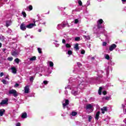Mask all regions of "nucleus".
I'll return each mask as SVG.
<instances>
[{
  "instance_id": "nucleus-1",
  "label": "nucleus",
  "mask_w": 126,
  "mask_h": 126,
  "mask_svg": "<svg viewBox=\"0 0 126 126\" xmlns=\"http://www.w3.org/2000/svg\"><path fill=\"white\" fill-rule=\"evenodd\" d=\"M8 94H9V95L12 94L13 96H14V97H17V96H18V94H17V92L16 91V90L14 89L9 90Z\"/></svg>"
},
{
  "instance_id": "nucleus-2",
  "label": "nucleus",
  "mask_w": 126,
  "mask_h": 126,
  "mask_svg": "<svg viewBox=\"0 0 126 126\" xmlns=\"http://www.w3.org/2000/svg\"><path fill=\"white\" fill-rule=\"evenodd\" d=\"M11 56H13V57H14V58H17L18 57V55H19V52L17 51V50H12L11 52Z\"/></svg>"
},
{
  "instance_id": "nucleus-3",
  "label": "nucleus",
  "mask_w": 126,
  "mask_h": 126,
  "mask_svg": "<svg viewBox=\"0 0 126 126\" xmlns=\"http://www.w3.org/2000/svg\"><path fill=\"white\" fill-rule=\"evenodd\" d=\"M20 28L21 30H22L23 31H25L27 27H26V25H25V24L24 23H23L22 24H21Z\"/></svg>"
},
{
  "instance_id": "nucleus-4",
  "label": "nucleus",
  "mask_w": 126,
  "mask_h": 126,
  "mask_svg": "<svg viewBox=\"0 0 126 126\" xmlns=\"http://www.w3.org/2000/svg\"><path fill=\"white\" fill-rule=\"evenodd\" d=\"M8 104V99L6 98L5 100H2L0 103V105H6Z\"/></svg>"
},
{
  "instance_id": "nucleus-5",
  "label": "nucleus",
  "mask_w": 126,
  "mask_h": 126,
  "mask_svg": "<svg viewBox=\"0 0 126 126\" xmlns=\"http://www.w3.org/2000/svg\"><path fill=\"white\" fill-rule=\"evenodd\" d=\"M36 26V24L34 23H31L28 25L26 26L27 28H28L29 29H31L32 28H33V27Z\"/></svg>"
},
{
  "instance_id": "nucleus-6",
  "label": "nucleus",
  "mask_w": 126,
  "mask_h": 126,
  "mask_svg": "<svg viewBox=\"0 0 126 126\" xmlns=\"http://www.w3.org/2000/svg\"><path fill=\"white\" fill-rule=\"evenodd\" d=\"M116 48H117V45L115 44H112L109 47V51H110V52H112L113 50H115Z\"/></svg>"
},
{
  "instance_id": "nucleus-7",
  "label": "nucleus",
  "mask_w": 126,
  "mask_h": 126,
  "mask_svg": "<svg viewBox=\"0 0 126 126\" xmlns=\"http://www.w3.org/2000/svg\"><path fill=\"white\" fill-rule=\"evenodd\" d=\"M69 104V100L68 99L65 100V103H63V108L65 109V107Z\"/></svg>"
},
{
  "instance_id": "nucleus-8",
  "label": "nucleus",
  "mask_w": 126,
  "mask_h": 126,
  "mask_svg": "<svg viewBox=\"0 0 126 126\" xmlns=\"http://www.w3.org/2000/svg\"><path fill=\"white\" fill-rule=\"evenodd\" d=\"M6 24H5V26L6 27H8L9 26H10V25H11V23H12V22L11 21V20H7L6 21Z\"/></svg>"
},
{
  "instance_id": "nucleus-9",
  "label": "nucleus",
  "mask_w": 126,
  "mask_h": 126,
  "mask_svg": "<svg viewBox=\"0 0 126 126\" xmlns=\"http://www.w3.org/2000/svg\"><path fill=\"white\" fill-rule=\"evenodd\" d=\"M102 114H105V112H107L108 109L107 107H103V108L101 109Z\"/></svg>"
},
{
  "instance_id": "nucleus-10",
  "label": "nucleus",
  "mask_w": 126,
  "mask_h": 126,
  "mask_svg": "<svg viewBox=\"0 0 126 126\" xmlns=\"http://www.w3.org/2000/svg\"><path fill=\"white\" fill-rule=\"evenodd\" d=\"M11 69H12V72L13 73H14L15 74L17 73V69H16V68H15V67H13L11 68Z\"/></svg>"
},
{
  "instance_id": "nucleus-11",
  "label": "nucleus",
  "mask_w": 126,
  "mask_h": 126,
  "mask_svg": "<svg viewBox=\"0 0 126 126\" xmlns=\"http://www.w3.org/2000/svg\"><path fill=\"white\" fill-rule=\"evenodd\" d=\"M99 116H100V111H97L95 114V119L96 121L99 120Z\"/></svg>"
},
{
  "instance_id": "nucleus-12",
  "label": "nucleus",
  "mask_w": 126,
  "mask_h": 126,
  "mask_svg": "<svg viewBox=\"0 0 126 126\" xmlns=\"http://www.w3.org/2000/svg\"><path fill=\"white\" fill-rule=\"evenodd\" d=\"M25 93H27V94L29 93V86H26L25 87Z\"/></svg>"
},
{
  "instance_id": "nucleus-13",
  "label": "nucleus",
  "mask_w": 126,
  "mask_h": 126,
  "mask_svg": "<svg viewBox=\"0 0 126 126\" xmlns=\"http://www.w3.org/2000/svg\"><path fill=\"white\" fill-rule=\"evenodd\" d=\"M21 118L22 119H26L27 118V113L25 112L22 113Z\"/></svg>"
},
{
  "instance_id": "nucleus-14",
  "label": "nucleus",
  "mask_w": 126,
  "mask_h": 126,
  "mask_svg": "<svg viewBox=\"0 0 126 126\" xmlns=\"http://www.w3.org/2000/svg\"><path fill=\"white\" fill-rule=\"evenodd\" d=\"M4 113H5V110L0 109V117H2V116H3Z\"/></svg>"
},
{
  "instance_id": "nucleus-15",
  "label": "nucleus",
  "mask_w": 126,
  "mask_h": 126,
  "mask_svg": "<svg viewBox=\"0 0 126 126\" xmlns=\"http://www.w3.org/2000/svg\"><path fill=\"white\" fill-rule=\"evenodd\" d=\"M93 107V106H92V105H91V104H89L87 105L86 109L90 110V109H92Z\"/></svg>"
},
{
  "instance_id": "nucleus-16",
  "label": "nucleus",
  "mask_w": 126,
  "mask_h": 126,
  "mask_svg": "<svg viewBox=\"0 0 126 126\" xmlns=\"http://www.w3.org/2000/svg\"><path fill=\"white\" fill-rule=\"evenodd\" d=\"M103 22H104V21H103V19H100L97 21V23H98V24H103Z\"/></svg>"
},
{
  "instance_id": "nucleus-17",
  "label": "nucleus",
  "mask_w": 126,
  "mask_h": 126,
  "mask_svg": "<svg viewBox=\"0 0 126 126\" xmlns=\"http://www.w3.org/2000/svg\"><path fill=\"white\" fill-rule=\"evenodd\" d=\"M78 43H76L75 46H74V49H75L77 51L79 50V47H78Z\"/></svg>"
},
{
  "instance_id": "nucleus-18",
  "label": "nucleus",
  "mask_w": 126,
  "mask_h": 126,
  "mask_svg": "<svg viewBox=\"0 0 126 126\" xmlns=\"http://www.w3.org/2000/svg\"><path fill=\"white\" fill-rule=\"evenodd\" d=\"M103 89V88L101 87H99L98 90V94L99 95H101L102 94V90Z\"/></svg>"
},
{
  "instance_id": "nucleus-19",
  "label": "nucleus",
  "mask_w": 126,
  "mask_h": 126,
  "mask_svg": "<svg viewBox=\"0 0 126 126\" xmlns=\"http://www.w3.org/2000/svg\"><path fill=\"white\" fill-rule=\"evenodd\" d=\"M97 27L98 29H101V28H103V27L102 26V24L98 23H97Z\"/></svg>"
},
{
  "instance_id": "nucleus-20",
  "label": "nucleus",
  "mask_w": 126,
  "mask_h": 126,
  "mask_svg": "<svg viewBox=\"0 0 126 126\" xmlns=\"http://www.w3.org/2000/svg\"><path fill=\"white\" fill-rule=\"evenodd\" d=\"M85 87V86L83 85V84H80L79 85V88H80L81 89H83Z\"/></svg>"
},
{
  "instance_id": "nucleus-21",
  "label": "nucleus",
  "mask_w": 126,
  "mask_h": 126,
  "mask_svg": "<svg viewBox=\"0 0 126 126\" xmlns=\"http://www.w3.org/2000/svg\"><path fill=\"white\" fill-rule=\"evenodd\" d=\"M58 26H61V27H63V28H64V27L66 26V24H61L58 25Z\"/></svg>"
},
{
  "instance_id": "nucleus-22",
  "label": "nucleus",
  "mask_w": 126,
  "mask_h": 126,
  "mask_svg": "<svg viewBox=\"0 0 126 126\" xmlns=\"http://www.w3.org/2000/svg\"><path fill=\"white\" fill-rule=\"evenodd\" d=\"M14 62H15L16 63L18 64L20 62V59L16 58L14 60Z\"/></svg>"
},
{
  "instance_id": "nucleus-23",
  "label": "nucleus",
  "mask_w": 126,
  "mask_h": 126,
  "mask_svg": "<svg viewBox=\"0 0 126 126\" xmlns=\"http://www.w3.org/2000/svg\"><path fill=\"white\" fill-rule=\"evenodd\" d=\"M77 115V112L75 111L72 112L71 115L73 116V117Z\"/></svg>"
},
{
  "instance_id": "nucleus-24",
  "label": "nucleus",
  "mask_w": 126,
  "mask_h": 126,
  "mask_svg": "<svg viewBox=\"0 0 126 126\" xmlns=\"http://www.w3.org/2000/svg\"><path fill=\"white\" fill-rule=\"evenodd\" d=\"M7 60V61H9V62H12V61H13V57H8Z\"/></svg>"
},
{
  "instance_id": "nucleus-25",
  "label": "nucleus",
  "mask_w": 126,
  "mask_h": 126,
  "mask_svg": "<svg viewBox=\"0 0 126 126\" xmlns=\"http://www.w3.org/2000/svg\"><path fill=\"white\" fill-rule=\"evenodd\" d=\"M49 66H50V67H53V66H54V63L52 62H50Z\"/></svg>"
},
{
  "instance_id": "nucleus-26",
  "label": "nucleus",
  "mask_w": 126,
  "mask_h": 126,
  "mask_svg": "<svg viewBox=\"0 0 126 126\" xmlns=\"http://www.w3.org/2000/svg\"><path fill=\"white\" fill-rule=\"evenodd\" d=\"M30 60V61H36V56L32 57Z\"/></svg>"
},
{
  "instance_id": "nucleus-27",
  "label": "nucleus",
  "mask_w": 126,
  "mask_h": 126,
  "mask_svg": "<svg viewBox=\"0 0 126 126\" xmlns=\"http://www.w3.org/2000/svg\"><path fill=\"white\" fill-rule=\"evenodd\" d=\"M22 14L24 17H26V16H27V15L26 14V12H25V11H23L22 12Z\"/></svg>"
},
{
  "instance_id": "nucleus-28",
  "label": "nucleus",
  "mask_w": 126,
  "mask_h": 126,
  "mask_svg": "<svg viewBox=\"0 0 126 126\" xmlns=\"http://www.w3.org/2000/svg\"><path fill=\"white\" fill-rule=\"evenodd\" d=\"M37 51H38L39 54H42V49H41L40 48H38Z\"/></svg>"
},
{
  "instance_id": "nucleus-29",
  "label": "nucleus",
  "mask_w": 126,
  "mask_h": 126,
  "mask_svg": "<svg viewBox=\"0 0 126 126\" xmlns=\"http://www.w3.org/2000/svg\"><path fill=\"white\" fill-rule=\"evenodd\" d=\"M110 99V97L109 96H105V97H103V99L104 100H109Z\"/></svg>"
},
{
  "instance_id": "nucleus-30",
  "label": "nucleus",
  "mask_w": 126,
  "mask_h": 126,
  "mask_svg": "<svg viewBox=\"0 0 126 126\" xmlns=\"http://www.w3.org/2000/svg\"><path fill=\"white\" fill-rule=\"evenodd\" d=\"M75 41H80V37H76L75 38Z\"/></svg>"
},
{
  "instance_id": "nucleus-31",
  "label": "nucleus",
  "mask_w": 126,
  "mask_h": 126,
  "mask_svg": "<svg viewBox=\"0 0 126 126\" xmlns=\"http://www.w3.org/2000/svg\"><path fill=\"white\" fill-rule=\"evenodd\" d=\"M78 3L79 4V5H80V6H82V1H81V0H79L78 1Z\"/></svg>"
},
{
  "instance_id": "nucleus-32",
  "label": "nucleus",
  "mask_w": 126,
  "mask_h": 126,
  "mask_svg": "<svg viewBox=\"0 0 126 126\" xmlns=\"http://www.w3.org/2000/svg\"><path fill=\"white\" fill-rule=\"evenodd\" d=\"M29 10L31 11L33 9V6L32 5L29 6Z\"/></svg>"
},
{
  "instance_id": "nucleus-33",
  "label": "nucleus",
  "mask_w": 126,
  "mask_h": 126,
  "mask_svg": "<svg viewBox=\"0 0 126 126\" xmlns=\"http://www.w3.org/2000/svg\"><path fill=\"white\" fill-rule=\"evenodd\" d=\"M77 65L79 67H81V66H82V64H81L80 62H78L77 63Z\"/></svg>"
},
{
  "instance_id": "nucleus-34",
  "label": "nucleus",
  "mask_w": 126,
  "mask_h": 126,
  "mask_svg": "<svg viewBox=\"0 0 126 126\" xmlns=\"http://www.w3.org/2000/svg\"><path fill=\"white\" fill-rule=\"evenodd\" d=\"M105 59L106 60H110V56H109V54H107L105 56Z\"/></svg>"
},
{
  "instance_id": "nucleus-35",
  "label": "nucleus",
  "mask_w": 126,
  "mask_h": 126,
  "mask_svg": "<svg viewBox=\"0 0 126 126\" xmlns=\"http://www.w3.org/2000/svg\"><path fill=\"white\" fill-rule=\"evenodd\" d=\"M48 83H49V81H43V84H44V85H47V84H48Z\"/></svg>"
},
{
  "instance_id": "nucleus-36",
  "label": "nucleus",
  "mask_w": 126,
  "mask_h": 126,
  "mask_svg": "<svg viewBox=\"0 0 126 126\" xmlns=\"http://www.w3.org/2000/svg\"><path fill=\"white\" fill-rule=\"evenodd\" d=\"M92 120V116L89 115V122H91V120Z\"/></svg>"
},
{
  "instance_id": "nucleus-37",
  "label": "nucleus",
  "mask_w": 126,
  "mask_h": 126,
  "mask_svg": "<svg viewBox=\"0 0 126 126\" xmlns=\"http://www.w3.org/2000/svg\"><path fill=\"white\" fill-rule=\"evenodd\" d=\"M78 22H79L78 19H75V21H74L75 24H77V23H78Z\"/></svg>"
},
{
  "instance_id": "nucleus-38",
  "label": "nucleus",
  "mask_w": 126,
  "mask_h": 126,
  "mask_svg": "<svg viewBox=\"0 0 126 126\" xmlns=\"http://www.w3.org/2000/svg\"><path fill=\"white\" fill-rule=\"evenodd\" d=\"M71 47V46L70 45V44L67 43L66 44V48H70Z\"/></svg>"
},
{
  "instance_id": "nucleus-39",
  "label": "nucleus",
  "mask_w": 126,
  "mask_h": 126,
  "mask_svg": "<svg viewBox=\"0 0 126 126\" xmlns=\"http://www.w3.org/2000/svg\"><path fill=\"white\" fill-rule=\"evenodd\" d=\"M81 54L82 55H84V54H85V50H82V51H81Z\"/></svg>"
},
{
  "instance_id": "nucleus-40",
  "label": "nucleus",
  "mask_w": 126,
  "mask_h": 126,
  "mask_svg": "<svg viewBox=\"0 0 126 126\" xmlns=\"http://www.w3.org/2000/svg\"><path fill=\"white\" fill-rule=\"evenodd\" d=\"M68 55H72V51H71V50H68Z\"/></svg>"
},
{
  "instance_id": "nucleus-41",
  "label": "nucleus",
  "mask_w": 126,
  "mask_h": 126,
  "mask_svg": "<svg viewBox=\"0 0 126 126\" xmlns=\"http://www.w3.org/2000/svg\"><path fill=\"white\" fill-rule=\"evenodd\" d=\"M102 94L103 95H106L107 94V91H105L102 92Z\"/></svg>"
},
{
  "instance_id": "nucleus-42",
  "label": "nucleus",
  "mask_w": 126,
  "mask_h": 126,
  "mask_svg": "<svg viewBox=\"0 0 126 126\" xmlns=\"http://www.w3.org/2000/svg\"><path fill=\"white\" fill-rule=\"evenodd\" d=\"M106 45H107V42H103L102 46H106Z\"/></svg>"
},
{
  "instance_id": "nucleus-43",
  "label": "nucleus",
  "mask_w": 126,
  "mask_h": 126,
  "mask_svg": "<svg viewBox=\"0 0 126 126\" xmlns=\"http://www.w3.org/2000/svg\"><path fill=\"white\" fill-rule=\"evenodd\" d=\"M18 86H19V84L18 83H16L14 85V87H18Z\"/></svg>"
},
{
  "instance_id": "nucleus-44",
  "label": "nucleus",
  "mask_w": 126,
  "mask_h": 126,
  "mask_svg": "<svg viewBox=\"0 0 126 126\" xmlns=\"http://www.w3.org/2000/svg\"><path fill=\"white\" fill-rule=\"evenodd\" d=\"M30 81H33L34 80V78L33 77H31L30 79Z\"/></svg>"
},
{
  "instance_id": "nucleus-45",
  "label": "nucleus",
  "mask_w": 126,
  "mask_h": 126,
  "mask_svg": "<svg viewBox=\"0 0 126 126\" xmlns=\"http://www.w3.org/2000/svg\"><path fill=\"white\" fill-rule=\"evenodd\" d=\"M2 82H3V84H6V81L5 80H3Z\"/></svg>"
},
{
  "instance_id": "nucleus-46",
  "label": "nucleus",
  "mask_w": 126,
  "mask_h": 126,
  "mask_svg": "<svg viewBox=\"0 0 126 126\" xmlns=\"http://www.w3.org/2000/svg\"><path fill=\"white\" fill-rule=\"evenodd\" d=\"M16 126H21V124H20V123L18 122L17 123Z\"/></svg>"
},
{
  "instance_id": "nucleus-47",
  "label": "nucleus",
  "mask_w": 126,
  "mask_h": 126,
  "mask_svg": "<svg viewBox=\"0 0 126 126\" xmlns=\"http://www.w3.org/2000/svg\"><path fill=\"white\" fill-rule=\"evenodd\" d=\"M85 38H87L88 40H90V36H85Z\"/></svg>"
},
{
  "instance_id": "nucleus-48",
  "label": "nucleus",
  "mask_w": 126,
  "mask_h": 126,
  "mask_svg": "<svg viewBox=\"0 0 126 126\" xmlns=\"http://www.w3.org/2000/svg\"><path fill=\"white\" fill-rule=\"evenodd\" d=\"M65 39H63L62 40V42L63 43V44H65Z\"/></svg>"
},
{
  "instance_id": "nucleus-49",
  "label": "nucleus",
  "mask_w": 126,
  "mask_h": 126,
  "mask_svg": "<svg viewBox=\"0 0 126 126\" xmlns=\"http://www.w3.org/2000/svg\"><path fill=\"white\" fill-rule=\"evenodd\" d=\"M0 77H2V76H3V72H1L0 73Z\"/></svg>"
},
{
  "instance_id": "nucleus-50",
  "label": "nucleus",
  "mask_w": 126,
  "mask_h": 126,
  "mask_svg": "<svg viewBox=\"0 0 126 126\" xmlns=\"http://www.w3.org/2000/svg\"><path fill=\"white\" fill-rule=\"evenodd\" d=\"M124 123L126 124V118L124 120Z\"/></svg>"
},
{
  "instance_id": "nucleus-51",
  "label": "nucleus",
  "mask_w": 126,
  "mask_h": 126,
  "mask_svg": "<svg viewBox=\"0 0 126 126\" xmlns=\"http://www.w3.org/2000/svg\"><path fill=\"white\" fill-rule=\"evenodd\" d=\"M122 1H123V2H126V0H122Z\"/></svg>"
},
{
  "instance_id": "nucleus-52",
  "label": "nucleus",
  "mask_w": 126,
  "mask_h": 126,
  "mask_svg": "<svg viewBox=\"0 0 126 126\" xmlns=\"http://www.w3.org/2000/svg\"><path fill=\"white\" fill-rule=\"evenodd\" d=\"M41 31H42V30L41 29L38 30V32H41Z\"/></svg>"
},
{
  "instance_id": "nucleus-53",
  "label": "nucleus",
  "mask_w": 126,
  "mask_h": 126,
  "mask_svg": "<svg viewBox=\"0 0 126 126\" xmlns=\"http://www.w3.org/2000/svg\"><path fill=\"white\" fill-rule=\"evenodd\" d=\"M1 46H2L1 43L0 42V48H1Z\"/></svg>"
},
{
  "instance_id": "nucleus-54",
  "label": "nucleus",
  "mask_w": 126,
  "mask_h": 126,
  "mask_svg": "<svg viewBox=\"0 0 126 126\" xmlns=\"http://www.w3.org/2000/svg\"><path fill=\"white\" fill-rule=\"evenodd\" d=\"M3 52H4V51H5V49H3Z\"/></svg>"
},
{
  "instance_id": "nucleus-55",
  "label": "nucleus",
  "mask_w": 126,
  "mask_h": 126,
  "mask_svg": "<svg viewBox=\"0 0 126 126\" xmlns=\"http://www.w3.org/2000/svg\"><path fill=\"white\" fill-rule=\"evenodd\" d=\"M0 63H1L0 62Z\"/></svg>"
}]
</instances>
